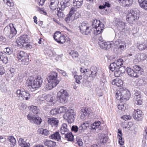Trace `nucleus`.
<instances>
[{"mask_svg":"<svg viewBox=\"0 0 147 147\" xmlns=\"http://www.w3.org/2000/svg\"><path fill=\"white\" fill-rule=\"evenodd\" d=\"M99 137L100 142L103 144L106 143L108 140L107 136L103 133L99 134Z\"/></svg>","mask_w":147,"mask_h":147,"instance_id":"c85d7f7f","label":"nucleus"},{"mask_svg":"<svg viewBox=\"0 0 147 147\" xmlns=\"http://www.w3.org/2000/svg\"><path fill=\"white\" fill-rule=\"evenodd\" d=\"M75 115V113L74 111L72 109H70L64 114L63 117L65 119L67 120L68 123H71L74 121Z\"/></svg>","mask_w":147,"mask_h":147,"instance_id":"9b49d317","label":"nucleus"},{"mask_svg":"<svg viewBox=\"0 0 147 147\" xmlns=\"http://www.w3.org/2000/svg\"><path fill=\"white\" fill-rule=\"evenodd\" d=\"M83 0H74L73 4L74 6L79 7L82 5Z\"/></svg>","mask_w":147,"mask_h":147,"instance_id":"4c0bfd02","label":"nucleus"},{"mask_svg":"<svg viewBox=\"0 0 147 147\" xmlns=\"http://www.w3.org/2000/svg\"><path fill=\"white\" fill-rule=\"evenodd\" d=\"M27 118L30 122L38 125L40 124L42 121L41 118L39 117H36L34 115L32 114L31 113H29L28 115Z\"/></svg>","mask_w":147,"mask_h":147,"instance_id":"4468645a","label":"nucleus"},{"mask_svg":"<svg viewBox=\"0 0 147 147\" xmlns=\"http://www.w3.org/2000/svg\"><path fill=\"white\" fill-rule=\"evenodd\" d=\"M80 70L82 73H84L86 72V74L87 76H88V71H90L89 69H85L83 67L81 68Z\"/></svg>","mask_w":147,"mask_h":147,"instance_id":"13d9d810","label":"nucleus"},{"mask_svg":"<svg viewBox=\"0 0 147 147\" xmlns=\"http://www.w3.org/2000/svg\"><path fill=\"white\" fill-rule=\"evenodd\" d=\"M3 32L4 34L10 39L15 36L17 32L16 29L12 24H10L9 25L6 26L4 29Z\"/></svg>","mask_w":147,"mask_h":147,"instance_id":"20e7f679","label":"nucleus"},{"mask_svg":"<svg viewBox=\"0 0 147 147\" xmlns=\"http://www.w3.org/2000/svg\"><path fill=\"white\" fill-rule=\"evenodd\" d=\"M100 123V121L95 122L93 124L90 125V124L89 129H94L96 130L97 129L99 130L100 129L99 127Z\"/></svg>","mask_w":147,"mask_h":147,"instance_id":"a878e982","label":"nucleus"},{"mask_svg":"<svg viewBox=\"0 0 147 147\" xmlns=\"http://www.w3.org/2000/svg\"><path fill=\"white\" fill-rule=\"evenodd\" d=\"M118 69L121 74L124 73L125 70L126 71V69H125V67L123 66L119 67V68H118Z\"/></svg>","mask_w":147,"mask_h":147,"instance_id":"4d7b16f0","label":"nucleus"},{"mask_svg":"<svg viewBox=\"0 0 147 147\" xmlns=\"http://www.w3.org/2000/svg\"><path fill=\"white\" fill-rule=\"evenodd\" d=\"M111 44L109 42H99V45L101 48L104 49H107L110 48L111 47Z\"/></svg>","mask_w":147,"mask_h":147,"instance_id":"5701e85b","label":"nucleus"},{"mask_svg":"<svg viewBox=\"0 0 147 147\" xmlns=\"http://www.w3.org/2000/svg\"><path fill=\"white\" fill-rule=\"evenodd\" d=\"M133 68L135 72L137 74V75H138V77L139 75L143 74V69L140 66L135 65L133 66Z\"/></svg>","mask_w":147,"mask_h":147,"instance_id":"393cba45","label":"nucleus"},{"mask_svg":"<svg viewBox=\"0 0 147 147\" xmlns=\"http://www.w3.org/2000/svg\"><path fill=\"white\" fill-rule=\"evenodd\" d=\"M69 96L68 93L65 90H62L58 92L57 96L58 100L60 103H65Z\"/></svg>","mask_w":147,"mask_h":147,"instance_id":"6e6552de","label":"nucleus"},{"mask_svg":"<svg viewBox=\"0 0 147 147\" xmlns=\"http://www.w3.org/2000/svg\"><path fill=\"white\" fill-rule=\"evenodd\" d=\"M71 17L72 16L69 14L67 15V17L65 19V20L67 23L69 22Z\"/></svg>","mask_w":147,"mask_h":147,"instance_id":"0e129e2a","label":"nucleus"},{"mask_svg":"<svg viewBox=\"0 0 147 147\" xmlns=\"http://www.w3.org/2000/svg\"><path fill=\"white\" fill-rule=\"evenodd\" d=\"M118 109L123 111H124L126 109V107H125V104L122 103H120L118 105Z\"/></svg>","mask_w":147,"mask_h":147,"instance_id":"09e8293b","label":"nucleus"},{"mask_svg":"<svg viewBox=\"0 0 147 147\" xmlns=\"http://www.w3.org/2000/svg\"><path fill=\"white\" fill-rule=\"evenodd\" d=\"M60 4L61 5V8H62L63 10H64L66 7H68L70 5V3L68 1L65 2L61 1L60 2Z\"/></svg>","mask_w":147,"mask_h":147,"instance_id":"37998d69","label":"nucleus"},{"mask_svg":"<svg viewBox=\"0 0 147 147\" xmlns=\"http://www.w3.org/2000/svg\"><path fill=\"white\" fill-rule=\"evenodd\" d=\"M82 112L80 118L82 119L85 118L86 116H88L90 114V111L87 108H85L81 110Z\"/></svg>","mask_w":147,"mask_h":147,"instance_id":"b1692460","label":"nucleus"},{"mask_svg":"<svg viewBox=\"0 0 147 147\" xmlns=\"http://www.w3.org/2000/svg\"><path fill=\"white\" fill-rule=\"evenodd\" d=\"M4 53L6 54L9 55L11 53V51L10 49L8 48L7 47L5 48L4 50Z\"/></svg>","mask_w":147,"mask_h":147,"instance_id":"5fc2aeb1","label":"nucleus"},{"mask_svg":"<svg viewBox=\"0 0 147 147\" xmlns=\"http://www.w3.org/2000/svg\"><path fill=\"white\" fill-rule=\"evenodd\" d=\"M58 113V110H57L56 109H53L50 111V114L52 115L57 114Z\"/></svg>","mask_w":147,"mask_h":147,"instance_id":"e2e57ef3","label":"nucleus"},{"mask_svg":"<svg viewBox=\"0 0 147 147\" xmlns=\"http://www.w3.org/2000/svg\"><path fill=\"white\" fill-rule=\"evenodd\" d=\"M53 38L55 40L59 43L62 44L65 42V36L59 31L56 32L54 34Z\"/></svg>","mask_w":147,"mask_h":147,"instance_id":"ddd939ff","label":"nucleus"},{"mask_svg":"<svg viewBox=\"0 0 147 147\" xmlns=\"http://www.w3.org/2000/svg\"><path fill=\"white\" fill-rule=\"evenodd\" d=\"M49 137L51 139L56 140L59 142L61 140V137L58 131H56L53 134L51 135Z\"/></svg>","mask_w":147,"mask_h":147,"instance_id":"bb28decb","label":"nucleus"},{"mask_svg":"<svg viewBox=\"0 0 147 147\" xmlns=\"http://www.w3.org/2000/svg\"><path fill=\"white\" fill-rule=\"evenodd\" d=\"M130 94L129 91L127 89L122 88L117 91L115 96L117 99L125 102L128 100L130 98Z\"/></svg>","mask_w":147,"mask_h":147,"instance_id":"f03ea898","label":"nucleus"},{"mask_svg":"<svg viewBox=\"0 0 147 147\" xmlns=\"http://www.w3.org/2000/svg\"><path fill=\"white\" fill-rule=\"evenodd\" d=\"M126 24L124 22L122 21H119L118 22L117 24V26L119 30H123L126 26Z\"/></svg>","mask_w":147,"mask_h":147,"instance_id":"58836bf2","label":"nucleus"},{"mask_svg":"<svg viewBox=\"0 0 147 147\" xmlns=\"http://www.w3.org/2000/svg\"><path fill=\"white\" fill-rule=\"evenodd\" d=\"M47 54L49 57H54L56 55V53L52 50H49L47 53Z\"/></svg>","mask_w":147,"mask_h":147,"instance_id":"3c124183","label":"nucleus"},{"mask_svg":"<svg viewBox=\"0 0 147 147\" xmlns=\"http://www.w3.org/2000/svg\"><path fill=\"white\" fill-rule=\"evenodd\" d=\"M112 84L118 87L121 86L123 84V82L121 80L117 78L113 80Z\"/></svg>","mask_w":147,"mask_h":147,"instance_id":"7c9ffc66","label":"nucleus"},{"mask_svg":"<svg viewBox=\"0 0 147 147\" xmlns=\"http://www.w3.org/2000/svg\"><path fill=\"white\" fill-rule=\"evenodd\" d=\"M28 42H27L25 44L26 46H24L23 48H26L28 49H31L32 48V45H30L28 43Z\"/></svg>","mask_w":147,"mask_h":147,"instance_id":"69168bd1","label":"nucleus"},{"mask_svg":"<svg viewBox=\"0 0 147 147\" xmlns=\"http://www.w3.org/2000/svg\"><path fill=\"white\" fill-rule=\"evenodd\" d=\"M147 58L146 55L144 53L137 54L135 56V58L134 60V63H137L141 61H144Z\"/></svg>","mask_w":147,"mask_h":147,"instance_id":"a211bd4d","label":"nucleus"},{"mask_svg":"<svg viewBox=\"0 0 147 147\" xmlns=\"http://www.w3.org/2000/svg\"><path fill=\"white\" fill-rule=\"evenodd\" d=\"M69 54L72 56L73 58L78 57V53L74 51H71L69 53Z\"/></svg>","mask_w":147,"mask_h":147,"instance_id":"603ef678","label":"nucleus"},{"mask_svg":"<svg viewBox=\"0 0 147 147\" xmlns=\"http://www.w3.org/2000/svg\"><path fill=\"white\" fill-rule=\"evenodd\" d=\"M19 141L21 142V143H20V145L21 147H28L30 145L29 143L25 142L23 139L20 138Z\"/></svg>","mask_w":147,"mask_h":147,"instance_id":"a19ab883","label":"nucleus"},{"mask_svg":"<svg viewBox=\"0 0 147 147\" xmlns=\"http://www.w3.org/2000/svg\"><path fill=\"white\" fill-rule=\"evenodd\" d=\"M90 123L88 121H84L80 124L79 127V132L82 134L88 128L89 129Z\"/></svg>","mask_w":147,"mask_h":147,"instance_id":"dca6fc26","label":"nucleus"},{"mask_svg":"<svg viewBox=\"0 0 147 147\" xmlns=\"http://www.w3.org/2000/svg\"><path fill=\"white\" fill-rule=\"evenodd\" d=\"M44 143L45 146L48 147H54L56 146L55 142L51 140H47Z\"/></svg>","mask_w":147,"mask_h":147,"instance_id":"cd10ccee","label":"nucleus"},{"mask_svg":"<svg viewBox=\"0 0 147 147\" xmlns=\"http://www.w3.org/2000/svg\"><path fill=\"white\" fill-rule=\"evenodd\" d=\"M67 108L65 107L62 106L60 107L58 110V113H62L65 112Z\"/></svg>","mask_w":147,"mask_h":147,"instance_id":"8fccbe9b","label":"nucleus"},{"mask_svg":"<svg viewBox=\"0 0 147 147\" xmlns=\"http://www.w3.org/2000/svg\"><path fill=\"white\" fill-rule=\"evenodd\" d=\"M126 45L125 43H121L118 48L119 49H120L121 51H123L126 49Z\"/></svg>","mask_w":147,"mask_h":147,"instance_id":"864d4df0","label":"nucleus"},{"mask_svg":"<svg viewBox=\"0 0 147 147\" xmlns=\"http://www.w3.org/2000/svg\"><path fill=\"white\" fill-rule=\"evenodd\" d=\"M137 46L140 50H144L147 48V42L145 41L143 42H141L137 45Z\"/></svg>","mask_w":147,"mask_h":147,"instance_id":"72a5a7b5","label":"nucleus"},{"mask_svg":"<svg viewBox=\"0 0 147 147\" xmlns=\"http://www.w3.org/2000/svg\"><path fill=\"white\" fill-rule=\"evenodd\" d=\"M24 76V75L22 73H20L18 74V79L20 82L23 81Z\"/></svg>","mask_w":147,"mask_h":147,"instance_id":"052dcab7","label":"nucleus"},{"mask_svg":"<svg viewBox=\"0 0 147 147\" xmlns=\"http://www.w3.org/2000/svg\"><path fill=\"white\" fill-rule=\"evenodd\" d=\"M76 9L77 8H75L74 7H71L70 9L69 14L72 16L74 12L76 11Z\"/></svg>","mask_w":147,"mask_h":147,"instance_id":"bf43d9fd","label":"nucleus"},{"mask_svg":"<svg viewBox=\"0 0 147 147\" xmlns=\"http://www.w3.org/2000/svg\"><path fill=\"white\" fill-rule=\"evenodd\" d=\"M64 10L62 9V8H57V15L59 18H63L65 17V15L63 13V11Z\"/></svg>","mask_w":147,"mask_h":147,"instance_id":"f704fd0d","label":"nucleus"},{"mask_svg":"<svg viewBox=\"0 0 147 147\" xmlns=\"http://www.w3.org/2000/svg\"><path fill=\"white\" fill-rule=\"evenodd\" d=\"M38 131L40 134H41L44 136H47L49 134V132L48 130L42 128L39 129Z\"/></svg>","mask_w":147,"mask_h":147,"instance_id":"c9c22d12","label":"nucleus"},{"mask_svg":"<svg viewBox=\"0 0 147 147\" xmlns=\"http://www.w3.org/2000/svg\"><path fill=\"white\" fill-rule=\"evenodd\" d=\"M126 71L128 75L131 77L137 78L138 77V75L135 72L134 69L131 68L129 67H127L126 68Z\"/></svg>","mask_w":147,"mask_h":147,"instance_id":"412c9836","label":"nucleus"},{"mask_svg":"<svg viewBox=\"0 0 147 147\" xmlns=\"http://www.w3.org/2000/svg\"><path fill=\"white\" fill-rule=\"evenodd\" d=\"M57 76V74L56 72L53 71L50 73L47 78L48 83L49 84H53L54 86H57L59 82Z\"/></svg>","mask_w":147,"mask_h":147,"instance_id":"0eeeda50","label":"nucleus"},{"mask_svg":"<svg viewBox=\"0 0 147 147\" xmlns=\"http://www.w3.org/2000/svg\"><path fill=\"white\" fill-rule=\"evenodd\" d=\"M79 27L81 32L83 34L88 35L91 32V29L88 26V23L85 22L80 23Z\"/></svg>","mask_w":147,"mask_h":147,"instance_id":"f8f14e48","label":"nucleus"},{"mask_svg":"<svg viewBox=\"0 0 147 147\" xmlns=\"http://www.w3.org/2000/svg\"><path fill=\"white\" fill-rule=\"evenodd\" d=\"M69 131L68 129L67 128V124L65 123H63L60 129V133L61 134L62 137L65 134L67 133Z\"/></svg>","mask_w":147,"mask_h":147,"instance_id":"4be33fe9","label":"nucleus"},{"mask_svg":"<svg viewBox=\"0 0 147 147\" xmlns=\"http://www.w3.org/2000/svg\"><path fill=\"white\" fill-rule=\"evenodd\" d=\"M134 99L136 104L140 105L142 104V101L141 93L139 91H137L134 93Z\"/></svg>","mask_w":147,"mask_h":147,"instance_id":"f3484780","label":"nucleus"},{"mask_svg":"<svg viewBox=\"0 0 147 147\" xmlns=\"http://www.w3.org/2000/svg\"><path fill=\"white\" fill-rule=\"evenodd\" d=\"M92 26L93 28L96 29L97 32L96 34H100L102 32L104 27V24L97 20L93 21Z\"/></svg>","mask_w":147,"mask_h":147,"instance_id":"9d476101","label":"nucleus"},{"mask_svg":"<svg viewBox=\"0 0 147 147\" xmlns=\"http://www.w3.org/2000/svg\"><path fill=\"white\" fill-rule=\"evenodd\" d=\"M48 123L52 126L55 127H57L58 125L59 121L55 118H49L48 120Z\"/></svg>","mask_w":147,"mask_h":147,"instance_id":"6ab92c4d","label":"nucleus"},{"mask_svg":"<svg viewBox=\"0 0 147 147\" xmlns=\"http://www.w3.org/2000/svg\"><path fill=\"white\" fill-rule=\"evenodd\" d=\"M140 7L147 10V0H138Z\"/></svg>","mask_w":147,"mask_h":147,"instance_id":"c756f323","label":"nucleus"},{"mask_svg":"<svg viewBox=\"0 0 147 147\" xmlns=\"http://www.w3.org/2000/svg\"><path fill=\"white\" fill-rule=\"evenodd\" d=\"M133 116L134 119L137 121H141L143 117V113L140 109L134 110L133 113Z\"/></svg>","mask_w":147,"mask_h":147,"instance_id":"2eb2a0df","label":"nucleus"},{"mask_svg":"<svg viewBox=\"0 0 147 147\" xmlns=\"http://www.w3.org/2000/svg\"><path fill=\"white\" fill-rule=\"evenodd\" d=\"M0 41L3 43H5L6 41L5 38L3 35H0Z\"/></svg>","mask_w":147,"mask_h":147,"instance_id":"774afa93","label":"nucleus"},{"mask_svg":"<svg viewBox=\"0 0 147 147\" xmlns=\"http://www.w3.org/2000/svg\"><path fill=\"white\" fill-rule=\"evenodd\" d=\"M43 82L41 76H37L36 78L34 79L30 77L27 80L26 85L28 89L30 91L33 92L36 88L40 87Z\"/></svg>","mask_w":147,"mask_h":147,"instance_id":"f257e3e1","label":"nucleus"},{"mask_svg":"<svg viewBox=\"0 0 147 147\" xmlns=\"http://www.w3.org/2000/svg\"><path fill=\"white\" fill-rule=\"evenodd\" d=\"M121 73L118 70L116 69L114 73V75L115 77H118L120 76Z\"/></svg>","mask_w":147,"mask_h":147,"instance_id":"338daca9","label":"nucleus"},{"mask_svg":"<svg viewBox=\"0 0 147 147\" xmlns=\"http://www.w3.org/2000/svg\"><path fill=\"white\" fill-rule=\"evenodd\" d=\"M97 72V69L96 68L92 66L90 68V71L88 72V76H89V77H90L94 78L96 76Z\"/></svg>","mask_w":147,"mask_h":147,"instance_id":"aec40b11","label":"nucleus"},{"mask_svg":"<svg viewBox=\"0 0 147 147\" xmlns=\"http://www.w3.org/2000/svg\"><path fill=\"white\" fill-rule=\"evenodd\" d=\"M16 92L17 96L21 100H28L30 98V94L27 91H26L24 89L20 88Z\"/></svg>","mask_w":147,"mask_h":147,"instance_id":"39448f33","label":"nucleus"},{"mask_svg":"<svg viewBox=\"0 0 147 147\" xmlns=\"http://www.w3.org/2000/svg\"><path fill=\"white\" fill-rule=\"evenodd\" d=\"M71 130L75 132H79V127L76 125H73L71 128Z\"/></svg>","mask_w":147,"mask_h":147,"instance_id":"6e6d98bb","label":"nucleus"},{"mask_svg":"<svg viewBox=\"0 0 147 147\" xmlns=\"http://www.w3.org/2000/svg\"><path fill=\"white\" fill-rule=\"evenodd\" d=\"M18 58L23 65H27L29 64L28 56L27 54L22 51L18 52L17 54Z\"/></svg>","mask_w":147,"mask_h":147,"instance_id":"423d86ee","label":"nucleus"},{"mask_svg":"<svg viewBox=\"0 0 147 147\" xmlns=\"http://www.w3.org/2000/svg\"><path fill=\"white\" fill-rule=\"evenodd\" d=\"M6 3L7 5L9 7L13 6L14 5L12 0H8Z\"/></svg>","mask_w":147,"mask_h":147,"instance_id":"680f3d73","label":"nucleus"},{"mask_svg":"<svg viewBox=\"0 0 147 147\" xmlns=\"http://www.w3.org/2000/svg\"><path fill=\"white\" fill-rule=\"evenodd\" d=\"M9 140L10 142L11 147H13L16 144V140L13 136H11L9 137Z\"/></svg>","mask_w":147,"mask_h":147,"instance_id":"ea45409f","label":"nucleus"},{"mask_svg":"<svg viewBox=\"0 0 147 147\" xmlns=\"http://www.w3.org/2000/svg\"><path fill=\"white\" fill-rule=\"evenodd\" d=\"M109 68L110 70L113 71L114 70L118 69V67L116 66L115 63L114 62L110 64Z\"/></svg>","mask_w":147,"mask_h":147,"instance_id":"c03bdc74","label":"nucleus"},{"mask_svg":"<svg viewBox=\"0 0 147 147\" xmlns=\"http://www.w3.org/2000/svg\"><path fill=\"white\" fill-rule=\"evenodd\" d=\"M0 59L3 63L5 64L8 62V59L6 55L4 53L0 51Z\"/></svg>","mask_w":147,"mask_h":147,"instance_id":"2f4dec72","label":"nucleus"},{"mask_svg":"<svg viewBox=\"0 0 147 147\" xmlns=\"http://www.w3.org/2000/svg\"><path fill=\"white\" fill-rule=\"evenodd\" d=\"M63 137L67 138L69 141H72L74 140V136L71 132H68L63 136L62 137Z\"/></svg>","mask_w":147,"mask_h":147,"instance_id":"473e14b6","label":"nucleus"},{"mask_svg":"<svg viewBox=\"0 0 147 147\" xmlns=\"http://www.w3.org/2000/svg\"><path fill=\"white\" fill-rule=\"evenodd\" d=\"M133 0H126L124 5H123V6L126 7H128L131 5L133 3Z\"/></svg>","mask_w":147,"mask_h":147,"instance_id":"a18cd8bd","label":"nucleus"},{"mask_svg":"<svg viewBox=\"0 0 147 147\" xmlns=\"http://www.w3.org/2000/svg\"><path fill=\"white\" fill-rule=\"evenodd\" d=\"M140 82L139 85L141 86L147 83V78H144L142 80L140 79L139 80Z\"/></svg>","mask_w":147,"mask_h":147,"instance_id":"49530a36","label":"nucleus"},{"mask_svg":"<svg viewBox=\"0 0 147 147\" xmlns=\"http://www.w3.org/2000/svg\"><path fill=\"white\" fill-rule=\"evenodd\" d=\"M56 85H53V84H49L46 85L45 88L47 90H49L53 88L56 86Z\"/></svg>","mask_w":147,"mask_h":147,"instance_id":"de8ad7c7","label":"nucleus"},{"mask_svg":"<svg viewBox=\"0 0 147 147\" xmlns=\"http://www.w3.org/2000/svg\"><path fill=\"white\" fill-rule=\"evenodd\" d=\"M139 18L136 11L135 9H131L127 15L126 20L129 23L133 24L135 23Z\"/></svg>","mask_w":147,"mask_h":147,"instance_id":"7ed1b4c3","label":"nucleus"},{"mask_svg":"<svg viewBox=\"0 0 147 147\" xmlns=\"http://www.w3.org/2000/svg\"><path fill=\"white\" fill-rule=\"evenodd\" d=\"M29 41L28 36L27 35H23L18 37L17 40L16 42L18 46L19 47L23 48L27 42Z\"/></svg>","mask_w":147,"mask_h":147,"instance_id":"1a4fd4ad","label":"nucleus"},{"mask_svg":"<svg viewBox=\"0 0 147 147\" xmlns=\"http://www.w3.org/2000/svg\"><path fill=\"white\" fill-rule=\"evenodd\" d=\"M29 109L32 111L34 114H37L39 111V110L37 107L35 106L32 105L28 107Z\"/></svg>","mask_w":147,"mask_h":147,"instance_id":"e433bc0d","label":"nucleus"},{"mask_svg":"<svg viewBox=\"0 0 147 147\" xmlns=\"http://www.w3.org/2000/svg\"><path fill=\"white\" fill-rule=\"evenodd\" d=\"M116 65L118 68L121 66L123 64V61L122 59H118L114 61Z\"/></svg>","mask_w":147,"mask_h":147,"instance_id":"79ce46f5","label":"nucleus"}]
</instances>
